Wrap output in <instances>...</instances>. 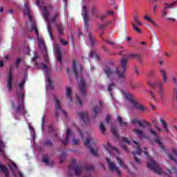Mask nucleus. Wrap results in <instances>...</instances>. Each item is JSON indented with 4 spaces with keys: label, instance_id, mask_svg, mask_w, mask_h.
Here are the masks:
<instances>
[{
    "label": "nucleus",
    "instance_id": "1",
    "mask_svg": "<svg viewBox=\"0 0 177 177\" xmlns=\"http://www.w3.org/2000/svg\"><path fill=\"white\" fill-rule=\"evenodd\" d=\"M128 64V59L127 58L122 57L120 60V67L122 71H120L118 68L115 69L111 68L110 66L106 65L103 68L104 73H105L106 77L111 80V84L108 86V92L110 95L113 97V94H111V91L114 89L115 86V84L113 82L114 77L115 75L120 78V80H124L127 78V66Z\"/></svg>",
    "mask_w": 177,
    "mask_h": 177
},
{
    "label": "nucleus",
    "instance_id": "2",
    "mask_svg": "<svg viewBox=\"0 0 177 177\" xmlns=\"http://www.w3.org/2000/svg\"><path fill=\"white\" fill-rule=\"evenodd\" d=\"M160 73L162 76V82L161 81H158L156 82H148L147 84L151 88H157L158 87V92L160 95V96H164V91L165 89L164 88V84H167L168 82V75H167V71L164 69H160Z\"/></svg>",
    "mask_w": 177,
    "mask_h": 177
},
{
    "label": "nucleus",
    "instance_id": "3",
    "mask_svg": "<svg viewBox=\"0 0 177 177\" xmlns=\"http://www.w3.org/2000/svg\"><path fill=\"white\" fill-rule=\"evenodd\" d=\"M77 63H78L77 59H74L73 61V72L75 74V77L78 84L79 89L82 96H85V88L86 86V84L84 81V78H82V77H80V79H78V70L77 69Z\"/></svg>",
    "mask_w": 177,
    "mask_h": 177
},
{
    "label": "nucleus",
    "instance_id": "4",
    "mask_svg": "<svg viewBox=\"0 0 177 177\" xmlns=\"http://www.w3.org/2000/svg\"><path fill=\"white\" fill-rule=\"evenodd\" d=\"M144 154L145 156H147L149 158V162H147V167L149 168V169H151V171H154L156 174H158V175H161L162 174V170L161 169V167L157 165V162L154 159L149 156V153L146 151V148H144Z\"/></svg>",
    "mask_w": 177,
    "mask_h": 177
},
{
    "label": "nucleus",
    "instance_id": "5",
    "mask_svg": "<svg viewBox=\"0 0 177 177\" xmlns=\"http://www.w3.org/2000/svg\"><path fill=\"white\" fill-rule=\"evenodd\" d=\"M84 144L85 145V146L88 147L90 153H91L94 157H97V151L93 149V146H95V143L92 138H86V139L84 140Z\"/></svg>",
    "mask_w": 177,
    "mask_h": 177
},
{
    "label": "nucleus",
    "instance_id": "6",
    "mask_svg": "<svg viewBox=\"0 0 177 177\" xmlns=\"http://www.w3.org/2000/svg\"><path fill=\"white\" fill-rule=\"evenodd\" d=\"M32 30H35V31L36 37L38 41V46L39 49H41V50H46V46H45V42L44 41V39L39 38V33L38 32V29L37 28V24H32Z\"/></svg>",
    "mask_w": 177,
    "mask_h": 177
},
{
    "label": "nucleus",
    "instance_id": "7",
    "mask_svg": "<svg viewBox=\"0 0 177 177\" xmlns=\"http://www.w3.org/2000/svg\"><path fill=\"white\" fill-rule=\"evenodd\" d=\"M77 162V159H73L72 160V165H69V169H73L75 172V174L77 176H80L81 174L82 173V169H84V167L81 165H75Z\"/></svg>",
    "mask_w": 177,
    "mask_h": 177
},
{
    "label": "nucleus",
    "instance_id": "8",
    "mask_svg": "<svg viewBox=\"0 0 177 177\" xmlns=\"http://www.w3.org/2000/svg\"><path fill=\"white\" fill-rule=\"evenodd\" d=\"M82 16L84 19V28L88 31L89 30V16H88V8L86 6L82 7Z\"/></svg>",
    "mask_w": 177,
    "mask_h": 177
},
{
    "label": "nucleus",
    "instance_id": "9",
    "mask_svg": "<svg viewBox=\"0 0 177 177\" xmlns=\"http://www.w3.org/2000/svg\"><path fill=\"white\" fill-rule=\"evenodd\" d=\"M55 118H59V114L60 113H62L65 117H67V112L66 111L62 109V105H60V100L57 99V97H55Z\"/></svg>",
    "mask_w": 177,
    "mask_h": 177
},
{
    "label": "nucleus",
    "instance_id": "10",
    "mask_svg": "<svg viewBox=\"0 0 177 177\" xmlns=\"http://www.w3.org/2000/svg\"><path fill=\"white\" fill-rule=\"evenodd\" d=\"M48 9V10H53V6L50 4H47L46 6L41 8L43 17L46 21H49V16L50 15Z\"/></svg>",
    "mask_w": 177,
    "mask_h": 177
},
{
    "label": "nucleus",
    "instance_id": "11",
    "mask_svg": "<svg viewBox=\"0 0 177 177\" xmlns=\"http://www.w3.org/2000/svg\"><path fill=\"white\" fill-rule=\"evenodd\" d=\"M106 162L109 164V168L111 171H115L117 176L118 177H122V173L118 167L115 165V162H111V160L109 158H106Z\"/></svg>",
    "mask_w": 177,
    "mask_h": 177
},
{
    "label": "nucleus",
    "instance_id": "12",
    "mask_svg": "<svg viewBox=\"0 0 177 177\" xmlns=\"http://www.w3.org/2000/svg\"><path fill=\"white\" fill-rule=\"evenodd\" d=\"M24 84H26V80L19 84V89L17 90V96L19 99H22V100H24Z\"/></svg>",
    "mask_w": 177,
    "mask_h": 177
},
{
    "label": "nucleus",
    "instance_id": "13",
    "mask_svg": "<svg viewBox=\"0 0 177 177\" xmlns=\"http://www.w3.org/2000/svg\"><path fill=\"white\" fill-rule=\"evenodd\" d=\"M15 113H17V114H22V115L27 114V109H24V100L21 99V102H19V105L15 109Z\"/></svg>",
    "mask_w": 177,
    "mask_h": 177
},
{
    "label": "nucleus",
    "instance_id": "14",
    "mask_svg": "<svg viewBox=\"0 0 177 177\" xmlns=\"http://www.w3.org/2000/svg\"><path fill=\"white\" fill-rule=\"evenodd\" d=\"M134 143L137 146V148H136L137 151L131 152V154H133V158H134L136 164H141L142 162L140 161V159H139V158H138V157H136V154H138V156H142V149H140L139 144H138V142H136V141H134Z\"/></svg>",
    "mask_w": 177,
    "mask_h": 177
},
{
    "label": "nucleus",
    "instance_id": "15",
    "mask_svg": "<svg viewBox=\"0 0 177 177\" xmlns=\"http://www.w3.org/2000/svg\"><path fill=\"white\" fill-rule=\"evenodd\" d=\"M163 5H165V6L162 10V17H165L167 15H168V9H172V8H174V6L176 5V1H174L170 4L167 3V2H164Z\"/></svg>",
    "mask_w": 177,
    "mask_h": 177
},
{
    "label": "nucleus",
    "instance_id": "16",
    "mask_svg": "<svg viewBox=\"0 0 177 177\" xmlns=\"http://www.w3.org/2000/svg\"><path fill=\"white\" fill-rule=\"evenodd\" d=\"M99 104L100 106H94L93 107V113L94 114V118H96L97 117V114H100L103 110V102L102 100H99Z\"/></svg>",
    "mask_w": 177,
    "mask_h": 177
},
{
    "label": "nucleus",
    "instance_id": "17",
    "mask_svg": "<svg viewBox=\"0 0 177 177\" xmlns=\"http://www.w3.org/2000/svg\"><path fill=\"white\" fill-rule=\"evenodd\" d=\"M77 117L84 122V124H89V117L88 116V112L85 113L81 111L77 113Z\"/></svg>",
    "mask_w": 177,
    "mask_h": 177
},
{
    "label": "nucleus",
    "instance_id": "18",
    "mask_svg": "<svg viewBox=\"0 0 177 177\" xmlns=\"http://www.w3.org/2000/svg\"><path fill=\"white\" fill-rule=\"evenodd\" d=\"M131 124H133V125L135 124H138V125L141 127V128H145V125H146V127H151V124L149 123V122L143 120L142 123V122L136 118L131 120Z\"/></svg>",
    "mask_w": 177,
    "mask_h": 177
},
{
    "label": "nucleus",
    "instance_id": "19",
    "mask_svg": "<svg viewBox=\"0 0 177 177\" xmlns=\"http://www.w3.org/2000/svg\"><path fill=\"white\" fill-rule=\"evenodd\" d=\"M131 104L132 106L136 109V110H138V111H145V110H147V108L143 106L140 102H136V100H134Z\"/></svg>",
    "mask_w": 177,
    "mask_h": 177
},
{
    "label": "nucleus",
    "instance_id": "20",
    "mask_svg": "<svg viewBox=\"0 0 177 177\" xmlns=\"http://www.w3.org/2000/svg\"><path fill=\"white\" fill-rule=\"evenodd\" d=\"M42 162L45 164V165H50V167H53L55 165V162L52 160H49V156L43 155Z\"/></svg>",
    "mask_w": 177,
    "mask_h": 177
},
{
    "label": "nucleus",
    "instance_id": "21",
    "mask_svg": "<svg viewBox=\"0 0 177 177\" xmlns=\"http://www.w3.org/2000/svg\"><path fill=\"white\" fill-rule=\"evenodd\" d=\"M13 82V77H12V75L10 74V76L8 77V82H7V88L9 92L12 91V88H13V84H12Z\"/></svg>",
    "mask_w": 177,
    "mask_h": 177
},
{
    "label": "nucleus",
    "instance_id": "22",
    "mask_svg": "<svg viewBox=\"0 0 177 177\" xmlns=\"http://www.w3.org/2000/svg\"><path fill=\"white\" fill-rule=\"evenodd\" d=\"M123 95L124 97H126L127 100H128L131 104H132L135 102V99H133V95L130 93L123 92Z\"/></svg>",
    "mask_w": 177,
    "mask_h": 177
},
{
    "label": "nucleus",
    "instance_id": "23",
    "mask_svg": "<svg viewBox=\"0 0 177 177\" xmlns=\"http://www.w3.org/2000/svg\"><path fill=\"white\" fill-rule=\"evenodd\" d=\"M70 135H71V130H70V129H68L66 130V138L65 140H62V139L59 138V140L62 142V145H64V146H66V145L68 143V140L70 139Z\"/></svg>",
    "mask_w": 177,
    "mask_h": 177
},
{
    "label": "nucleus",
    "instance_id": "24",
    "mask_svg": "<svg viewBox=\"0 0 177 177\" xmlns=\"http://www.w3.org/2000/svg\"><path fill=\"white\" fill-rule=\"evenodd\" d=\"M66 97H67V99H68V100L69 101V102H73V98H72V94H73V91L71 90V87H67L66 88Z\"/></svg>",
    "mask_w": 177,
    "mask_h": 177
},
{
    "label": "nucleus",
    "instance_id": "25",
    "mask_svg": "<svg viewBox=\"0 0 177 177\" xmlns=\"http://www.w3.org/2000/svg\"><path fill=\"white\" fill-rule=\"evenodd\" d=\"M56 53L57 55V59L59 63H62L63 57L62 56V51L60 50V47L59 46L55 47Z\"/></svg>",
    "mask_w": 177,
    "mask_h": 177
},
{
    "label": "nucleus",
    "instance_id": "26",
    "mask_svg": "<svg viewBox=\"0 0 177 177\" xmlns=\"http://www.w3.org/2000/svg\"><path fill=\"white\" fill-rule=\"evenodd\" d=\"M57 20H60V13L59 12H55L50 19V21L53 24H55Z\"/></svg>",
    "mask_w": 177,
    "mask_h": 177
},
{
    "label": "nucleus",
    "instance_id": "27",
    "mask_svg": "<svg viewBox=\"0 0 177 177\" xmlns=\"http://www.w3.org/2000/svg\"><path fill=\"white\" fill-rule=\"evenodd\" d=\"M91 12L93 16H95V17L97 16V13H99V9H97V6L96 4H93L91 6Z\"/></svg>",
    "mask_w": 177,
    "mask_h": 177
},
{
    "label": "nucleus",
    "instance_id": "28",
    "mask_svg": "<svg viewBox=\"0 0 177 177\" xmlns=\"http://www.w3.org/2000/svg\"><path fill=\"white\" fill-rule=\"evenodd\" d=\"M56 27L59 35H63L64 34L63 31H64V26H63V24H62V22L57 24Z\"/></svg>",
    "mask_w": 177,
    "mask_h": 177
},
{
    "label": "nucleus",
    "instance_id": "29",
    "mask_svg": "<svg viewBox=\"0 0 177 177\" xmlns=\"http://www.w3.org/2000/svg\"><path fill=\"white\" fill-rule=\"evenodd\" d=\"M133 132H134L136 133V135H138V138H140V139L145 138V133H143V131H142L140 129H134L133 130Z\"/></svg>",
    "mask_w": 177,
    "mask_h": 177
},
{
    "label": "nucleus",
    "instance_id": "30",
    "mask_svg": "<svg viewBox=\"0 0 177 177\" xmlns=\"http://www.w3.org/2000/svg\"><path fill=\"white\" fill-rule=\"evenodd\" d=\"M106 150L109 151L110 156H111V151H113V150L116 151V153H118V149L113 147L111 143H108L107 147H106Z\"/></svg>",
    "mask_w": 177,
    "mask_h": 177
},
{
    "label": "nucleus",
    "instance_id": "31",
    "mask_svg": "<svg viewBox=\"0 0 177 177\" xmlns=\"http://www.w3.org/2000/svg\"><path fill=\"white\" fill-rule=\"evenodd\" d=\"M0 171H2L5 174L6 177H10L9 171H8V167L3 166V165L0 164Z\"/></svg>",
    "mask_w": 177,
    "mask_h": 177
},
{
    "label": "nucleus",
    "instance_id": "32",
    "mask_svg": "<svg viewBox=\"0 0 177 177\" xmlns=\"http://www.w3.org/2000/svg\"><path fill=\"white\" fill-rule=\"evenodd\" d=\"M160 124L165 129V131H166L167 132H169V129H168V124H167V122H165V120H163L162 118H160Z\"/></svg>",
    "mask_w": 177,
    "mask_h": 177
},
{
    "label": "nucleus",
    "instance_id": "33",
    "mask_svg": "<svg viewBox=\"0 0 177 177\" xmlns=\"http://www.w3.org/2000/svg\"><path fill=\"white\" fill-rule=\"evenodd\" d=\"M88 40L91 46H95V37L91 33H88Z\"/></svg>",
    "mask_w": 177,
    "mask_h": 177
},
{
    "label": "nucleus",
    "instance_id": "34",
    "mask_svg": "<svg viewBox=\"0 0 177 177\" xmlns=\"http://www.w3.org/2000/svg\"><path fill=\"white\" fill-rule=\"evenodd\" d=\"M116 160L120 165V167H122V168H124V169H127V167L126 166L125 164H124V162L122 160H121L120 158L117 157Z\"/></svg>",
    "mask_w": 177,
    "mask_h": 177
},
{
    "label": "nucleus",
    "instance_id": "35",
    "mask_svg": "<svg viewBox=\"0 0 177 177\" xmlns=\"http://www.w3.org/2000/svg\"><path fill=\"white\" fill-rule=\"evenodd\" d=\"M117 118H118V121L119 124L120 125V127H124V125H127L128 123L127 122H123L122 121V118L118 115Z\"/></svg>",
    "mask_w": 177,
    "mask_h": 177
},
{
    "label": "nucleus",
    "instance_id": "36",
    "mask_svg": "<svg viewBox=\"0 0 177 177\" xmlns=\"http://www.w3.org/2000/svg\"><path fill=\"white\" fill-rule=\"evenodd\" d=\"M44 146L47 147H52L53 146V142L50 140H47L44 142Z\"/></svg>",
    "mask_w": 177,
    "mask_h": 177
},
{
    "label": "nucleus",
    "instance_id": "37",
    "mask_svg": "<svg viewBox=\"0 0 177 177\" xmlns=\"http://www.w3.org/2000/svg\"><path fill=\"white\" fill-rule=\"evenodd\" d=\"M100 129L102 133H105L106 132V127H104V124L102 122L100 123Z\"/></svg>",
    "mask_w": 177,
    "mask_h": 177
},
{
    "label": "nucleus",
    "instance_id": "38",
    "mask_svg": "<svg viewBox=\"0 0 177 177\" xmlns=\"http://www.w3.org/2000/svg\"><path fill=\"white\" fill-rule=\"evenodd\" d=\"M109 24H110V22H107L106 24H103L99 25L98 26V28L100 30H106V28H107V26H109Z\"/></svg>",
    "mask_w": 177,
    "mask_h": 177
},
{
    "label": "nucleus",
    "instance_id": "39",
    "mask_svg": "<svg viewBox=\"0 0 177 177\" xmlns=\"http://www.w3.org/2000/svg\"><path fill=\"white\" fill-rule=\"evenodd\" d=\"M47 83L48 84L49 87L50 89H53V82H52V79L50 77H48Z\"/></svg>",
    "mask_w": 177,
    "mask_h": 177
},
{
    "label": "nucleus",
    "instance_id": "40",
    "mask_svg": "<svg viewBox=\"0 0 177 177\" xmlns=\"http://www.w3.org/2000/svg\"><path fill=\"white\" fill-rule=\"evenodd\" d=\"M111 131L113 135H114V136H115L116 138H118V133L117 132V129H115L113 127H111Z\"/></svg>",
    "mask_w": 177,
    "mask_h": 177
},
{
    "label": "nucleus",
    "instance_id": "41",
    "mask_svg": "<svg viewBox=\"0 0 177 177\" xmlns=\"http://www.w3.org/2000/svg\"><path fill=\"white\" fill-rule=\"evenodd\" d=\"M132 26H133V28L135 31H136L138 34H140V32H142V30H140V29L139 28L137 27L136 25H135L134 23H132Z\"/></svg>",
    "mask_w": 177,
    "mask_h": 177
},
{
    "label": "nucleus",
    "instance_id": "42",
    "mask_svg": "<svg viewBox=\"0 0 177 177\" xmlns=\"http://www.w3.org/2000/svg\"><path fill=\"white\" fill-rule=\"evenodd\" d=\"M144 19L147 20V21L151 23V24H154V21L151 19V18H150L148 15L144 16Z\"/></svg>",
    "mask_w": 177,
    "mask_h": 177
},
{
    "label": "nucleus",
    "instance_id": "43",
    "mask_svg": "<svg viewBox=\"0 0 177 177\" xmlns=\"http://www.w3.org/2000/svg\"><path fill=\"white\" fill-rule=\"evenodd\" d=\"M24 13L26 16H30V15H31L30 13V8H28V6H26V10L24 11Z\"/></svg>",
    "mask_w": 177,
    "mask_h": 177
},
{
    "label": "nucleus",
    "instance_id": "44",
    "mask_svg": "<svg viewBox=\"0 0 177 177\" xmlns=\"http://www.w3.org/2000/svg\"><path fill=\"white\" fill-rule=\"evenodd\" d=\"M28 17L29 21H30V23H32L31 31H35V30H32V24H35V23L32 22V16H31V15H28Z\"/></svg>",
    "mask_w": 177,
    "mask_h": 177
},
{
    "label": "nucleus",
    "instance_id": "45",
    "mask_svg": "<svg viewBox=\"0 0 177 177\" xmlns=\"http://www.w3.org/2000/svg\"><path fill=\"white\" fill-rule=\"evenodd\" d=\"M167 156L169 158H170L171 160V161H174V162L177 163V160L176 158H175L172 154L171 153H167Z\"/></svg>",
    "mask_w": 177,
    "mask_h": 177
},
{
    "label": "nucleus",
    "instance_id": "46",
    "mask_svg": "<svg viewBox=\"0 0 177 177\" xmlns=\"http://www.w3.org/2000/svg\"><path fill=\"white\" fill-rule=\"evenodd\" d=\"M86 171H93V165H86L84 167Z\"/></svg>",
    "mask_w": 177,
    "mask_h": 177
},
{
    "label": "nucleus",
    "instance_id": "47",
    "mask_svg": "<svg viewBox=\"0 0 177 177\" xmlns=\"http://www.w3.org/2000/svg\"><path fill=\"white\" fill-rule=\"evenodd\" d=\"M172 80H173V83H174V84L175 85V87H174V91H175V90H177V79H176V77H172Z\"/></svg>",
    "mask_w": 177,
    "mask_h": 177
},
{
    "label": "nucleus",
    "instance_id": "48",
    "mask_svg": "<svg viewBox=\"0 0 177 177\" xmlns=\"http://www.w3.org/2000/svg\"><path fill=\"white\" fill-rule=\"evenodd\" d=\"M3 147H5V145H3V141L0 140V153H3Z\"/></svg>",
    "mask_w": 177,
    "mask_h": 177
},
{
    "label": "nucleus",
    "instance_id": "49",
    "mask_svg": "<svg viewBox=\"0 0 177 177\" xmlns=\"http://www.w3.org/2000/svg\"><path fill=\"white\" fill-rule=\"evenodd\" d=\"M41 66H42V68H43L44 71H45V73L48 75V65L41 64Z\"/></svg>",
    "mask_w": 177,
    "mask_h": 177
},
{
    "label": "nucleus",
    "instance_id": "50",
    "mask_svg": "<svg viewBox=\"0 0 177 177\" xmlns=\"http://www.w3.org/2000/svg\"><path fill=\"white\" fill-rule=\"evenodd\" d=\"M97 19H99L101 20V21H104V19H106V15H96L95 17Z\"/></svg>",
    "mask_w": 177,
    "mask_h": 177
},
{
    "label": "nucleus",
    "instance_id": "51",
    "mask_svg": "<svg viewBox=\"0 0 177 177\" xmlns=\"http://www.w3.org/2000/svg\"><path fill=\"white\" fill-rule=\"evenodd\" d=\"M130 57H136V59H140L142 55L140 54H131L130 55Z\"/></svg>",
    "mask_w": 177,
    "mask_h": 177
},
{
    "label": "nucleus",
    "instance_id": "52",
    "mask_svg": "<svg viewBox=\"0 0 177 177\" xmlns=\"http://www.w3.org/2000/svg\"><path fill=\"white\" fill-rule=\"evenodd\" d=\"M60 42H61L62 45H63L64 46H67V45H68V41H65L63 39H60Z\"/></svg>",
    "mask_w": 177,
    "mask_h": 177
},
{
    "label": "nucleus",
    "instance_id": "53",
    "mask_svg": "<svg viewBox=\"0 0 177 177\" xmlns=\"http://www.w3.org/2000/svg\"><path fill=\"white\" fill-rule=\"evenodd\" d=\"M121 139L123 142H125V143H127V145H131V142H129V140H128L127 137H122Z\"/></svg>",
    "mask_w": 177,
    "mask_h": 177
},
{
    "label": "nucleus",
    "instance_id": "54",
    "mask_svg": "<svg viewBox=\"0 0 177 177\" xmlns=\"http://www.w3.org/2000/svg\"><path fill=\"white\" fill-rule=\"evenodd\" d=\"M149 132H151V133L153 135V136H155L156 138L158 137V134H157V132L154 131V130H153L152 129H149Z\"/></svg>",
    "mask_w": 177,
    "mask_h": 177
},
{
    "label": "nucleus",
    "instance_id": "55",
    "mask_svg": "<svg viewBox=\"0 0 177 177\" xmlns=\"http://www.w3.org/2000/svg\"><path fill=\"white\" fill-rule=\"evenodd\" d=\"M21 62V58L20 57L17 58L15 62V66H17V67H19V64H20Z\"/></svg>",
    "mask_w": 177,
    "mask_h": 177
},
{
    "label": "nucleus",
    "instance_id": "56",
    "mask_svg": "<svg viewBox=\"0 0 177 177\" xmlns=\"http://www.w3.org/2000/svg\"><path fill=\"white\" fill-rule=\"evenodd\" d=\"M50 28L51 26L50 24H48L47 27L48 32L50 34V37H52V30Z\"/></svg>",
    "mask_w": 177,
    "mask_h": 177
},
{
    "label": "nucleus",
    "instance_id": "57",
    "mask_svg": "<svg viewBox=\"0 0 177 177\" xmlns=\"http://www.w3.org/2000/svg\"><path fill=\"white\" fill-rule=\"evenodd\" d=\"M44 126H45V116H43L41 118V129H44Z\"/></svg>",
    "mask_w": 177,
    "mask_h": 177
},
{
    "label": "nucleus",
    "instance_id": "58",
    "mask_svg": "<svg viewBox=\"0 0 177 177\" xmlns=\"http://www.w3.org/2000/svg\"><path fill=\"white\" fill-rule=\"evenodd\" d=\"M94 55H96V50H92L90 53V57L92 59V57H93Z\"/></svg>",
    "mask_w": 177,
    "mask_h": 177
},
{
    "label": "nucleus",
    "instance_id": "59",
    "mask_svg": "<svg viewBox=\"0 0 177 177\" xmlns=\"http://www.w3.org/2000/svg\"><path fill=\"white\" fill-rule=\"evenodd\" d=\"M11 75L12 77H13V68H12V66H10V71L8 72V77Z\"/></svg>",
    "mask_w": 177,
    "mask_h": 177
},
{
    "label": "nucleus",
    "instance_id": "60",
    "mask_svg": "<svg viewBox=\"0 0 177 177\" xmlns=\"http://www.w3.org/2000/svg\"><path fill=\"white\" fill-rule=\"evenodd\" d=\"M77 97V102L79 103L80 106H82V101L81 100V98L78 95H76Z\"/></svg>",
    "mask_w": 177,
    "mask_h": 177
},
{
    "label": "nucleus",
    "instance_id": "61",
    "mask_svg": "<svg viewBox=\"0 0 177 177\" xmlns=\"http://www.w3.org/2000/svg\"><path fill=\"white\" fill-rule=\"evenodd\" d=\"M110 115H107V116L105 118V121L106 124H110Z\"/></svg>",
    "mask_w": 177,
    "mask_h": 177
},
{
    "label": "nucleus",
    "instance_id": "62",
    "mask_svg": "<svg viewBox=\"0 0 177 177\" xmlns=\"http://www.w3.org/2000/svg\"><path fill=\"white\" fill-rule=\"evenodd\" d=\"M11 167H12V168L15 169H17V165H16V163H15L13 161L11 162Z\"/></svg>",
    "mask_w": 177,
    "mask_h": 177
},
{
    "label": "nucleus",
    "instance_id": "63",
    "mask_svg": "<svg viewBox=\"0 0 177 177\" xmlns=\"http://www.w3.org/2000/svg\"><path fill=\"white\" fill-rule=\"evenodd\" d=\"M160 149H162V150H163V151H167V148H165V147H164V145H162V143H160Z\"/></svg>",
    "mask_w": 177,
    "mask_h": 177
},
{
    "label": "nucleus",
    "instance_id": "64",
    "mask_svg": "<svg viewBox=\"0 0 177 177\" xmlns=\"http://www.w3.org/2000/svg\"><path fill=\"white\" fill-rule=\"evenodd\" d=\"M105 42H106V44H109V45H111L112 46H114V45H115L114 42L109 40H106Z\"/></svg>",
    "mask_w": 177,
    "mask_h": 177
}]
</instances>
